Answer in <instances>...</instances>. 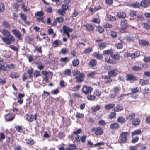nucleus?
Instances as JSON below:
<instances>
[{
	"label": "nucleus",
	"instance_id": "1",
	"mask_svg": "<svg viewBox=\"0 0 150 150\" xmlns=\"http://www.w3.org/2000/svg\"><path fill=\"white\" fill-rule=\"evenodd\" d=\"M1 33L5 37H2L1 39L2 41L6 44L10 45L12 42L15 41V38L14 36L11 35L10 32L6 29L2 30Z\"/></svg>",
	"mask_w": 150,
	"mask_h": 150
},
{
	"label": "nucleus",
	"instance_id": "2",
	"mask_svg": "<svg viewBox=\"0 0 150 150\" xmlns=\"http://www.w3.org/2000/svg\"><path fill=\"white\" fill-rule=\"evenodd\" d=\"M93 90V89L91 86H88L85 85L83 86L81 89L82 93L85 95L89 94L91 93Z\"/></svg>",
	"mask_w": 150,
	"mask_h": 150
},
{
	"label": "nucleus",
	"instance_id": "3",
	"mask_svg": "<svg viewBox=\"0 0 150 150\" xmlns=\"http://www.w3.org/2000/svg\"><path fill=\"white\" fill-rule=\"evenodd\" d=\"M129 135V134L127 132H122L119 138V142L121 143L125 142L127 140V137Z\"/></svg>",
	"mask_w": 150,
	"mask_h": 150
},
{
	"label": "nucleus",
	"instance_id": "4",
	"mask_svg": "<svg viewBox=\"0 0 150 150\" xmlns=\"http://www.w3.org/2000/svg\"><path fill=\"white\" fill-rule=\"evenodd\" d=\"M92 132L94 133L96 136H100L103 134L104 131L102 128L100 127H93L91 129Z\"/></svg>",
	"mask_w": 150,
	"mask_h": 150
},
{
	"label": "nucleus",
	"instance_id": "5",
	"mask_svg": "<svg viewBox=\"0 0 150 150\" xmlns=\"http://www.w3.org/2000/svg\"><path fill=\"white\" fill-rule=\"evenodd\" d=\"M25 118L28 122H32L34 120H36L37 119V114H35L34 115L31 114H26L25 116Z\"/></svg>",
	"mask_w": 150,
	"mask_h": 150
},
{
	"label": "nucleus",
	"instance_id": "6",
	"mask_svg": "<svg viewBox=\"0 0 150 150\" xmlns=\"http://www.w3.org/2000/svg\"><path fill=\"white\" fill-rule=\"evenodd\" d=\"M64 21L63 17L62 16L57 17L54 19L53 22L51 23V25L53 26H55L57 25V23L62 24Z\"/></svg>",
	"mask_w": 150,
	"mask_h": 150
},
{
	"label": "nucleus",
	"instance_id": "7",
	"mask_svg": "<svg viewBox=\"0 0 150 150\" xmlns=\"http://www.w3.org/2000/svg\"><path fill=\"white\" fill-rule=\"evenodd\" d=\"M85 77V75L83 73H81L78 76L75 77L76 82L78 83L83 82L84 81Z\"/></svg>",
	"mask_w": 150,
	"mask_h": 150
},
{
	"label": "nucleus",
	"instance_id": "8",
	"mask_svg": "<svg viewBox=\"0 0 150 150\" xmlns=\"http://www.w3.org/2000/svg\"><path fill=\"white\" fill-rule=\"evenodd\" d=\"M15 117V115L12 113H8L5 116L6 121H12L14 119Z\"/></svg>",
	"mask_w": 150,
	"mask_h": 150
},
{
	"label": "nucleus",
	"instance_id": "9",
	"mask_svg": "<svg viewBox=\"0 0 150 150\" xmlns=\"http://www.w3.org/2000/svg\"><path fill=\"white\" fill-rule=\"evenodd\" d=\"M42 74L45 76V77L43 78V80L46 83H47L49 80V78L47 76L49 74H51L52 76V73L50 71H42Z\"/></svg>",
	"mask_w": 150,
	"mask_h": 150
},
{
	"label": "nucleus",
	"instance_id": "10",
	"mask_svg": "<svg viewBox=\"0 0 150 150\" xmlns=\"http://www.w3.org/2000/svg\"><path fill=\"white\" fill-rule=\"evenodd\" d=\"M126 80L127 81H134L137 80V78L135 76L131 74H127L126 75Z\"/></svg>",
	"mask_w": 150,
	"mask_h": 150
},
{
	"label": "nucleus",
	"instance_id": "11",
	"mask_svg": "<svg viewBox=\"0 0 150 150\" xmlns=\"http://www.w3.org/2000/svg\"><path fill=\"white\" fill-rule=\"evenodd\" d=\"M25 97L24 93H19L17 97V102L20 104H22L23 101V98Z\"/></svg>",
	"mask_w": 150,
	"mask_h": 150
},
{
	"label": "nucleus",
	"instance_id": "12",
	"mask_svg": "<svg viewBox=\"0 0 150 150\" xmlns=\"http://www.w3.org/2000/svg\"><path fill=\"white\" fill-rule=\"evenodd\" d=\"M86 30L88 32L93 31L94 29V26L92 24L87 23L84 25Z\"/></svg>",
	"mask_w": 150,
	"mask_h": 150
},
{
	"label": "nucleus",
	"instance_id": "13",
	"mask_svg": "<svg viewBox=\"0 0 150 150\" xmlns=\"http://www.w3.org/2000/svg\"><path fill=\"white\" fill-rule=\"evenodd\" d=\"M121 28L122 30H125L128 27V25L126 20L122 21L120 23Z\"/></svg>",
	"mask_w": 150,
	"mask_h": 150
},
{
	"label": "nucleus",
	"instance_id": "14",
	"mask_svg": "<svg viewBox=\"0 0 150 150\" xmlns=\"http://www.w3.org/2000/svg\"><path fill=\"white\" fill-rule=\"evenodd\" d=\"M150 4V0H142L140 3V5L142 7L146 8L149 6Z\"/></svg>",
	"mask_w": 150,
	"mask_h": 150
},
{
	"label": "nucleus",
	"instance_id": "15",
	"mask_svg": "<svg viewBox=\"0 0 150 150\" xmlns=\"http://www.w3.org/2000/svg\"><path fill=\"white\" fill-rule=\"evenodd\" d=\"M13 34L19 39H21L22 38V35L21 33L18 30L16 29H13L12 31Z\"/></svg>",
	"mask_w": 150,
	"mask_h": 150
},
{
	"label": "nucleus",
	"instance_id": "16",
	"mask_svg": "<svg viewBox=\"0 0 150 150\" xmlns=\"http://www.w3.org/2000/svg\"><path fill=\"white\" fill-rule=\"evenodd\" d=\"M136 114L134 113H131L128 114L126 117V119L127 120L131 121H132L135 118Z\"/></svg>",
	"mask_w": 150,
	"mask_h": 150
},
{
	"label": "nucleus",
	"instance_id": "17",
	"mask_svg": "<svg viewBox=\"0 0 150 150\" xmlns=\"http://www.w3.org/2000/svg\"><path fill=\"white\" fill-rule=\"evenodd\" d=\"M141 120L140 119L136 118L134 119L132 121L131 123L132 125L137 126L139 125L140 123Z\"/></svg>",
	"mask_w": 150,
	"mask_h": 150
},
{
	"label": "nucleus",
	"instance_id": "18",
	"mask_svg": "<svg viewBox=\"0 0 150 150\" xmlns=\"http://www.w3.org/2000/svg\"><path fill=\"white\" fill-rule=\"evenodd\" d=\"M120 127V125L117 123H113L111 124L110 125V129H116Z\"/></svg>",
	"mask_w": 150,
	"mask_h": 150
},
{
	"label": "nucleus",
	"instance_id": "19",
	"mask_svg": "<svg viewBox=\"0 0 150 150\" xmlns=\"http://www.w3.org/2000/svg\"><path fill=\"white\" fill-rule=\"evenodd\" d=\"M62 45V42L59 40H55L53 42L52 44V46L54 47H57L59 45Z\"/></svg>",
	"mask_w": 150,
	"mask_h": 150
},
{
	"label": "nucleus",
	"instance_id": "20",
	"mask_svg": "<svg viewBox=\"0 0 150 150\" xmlns=\"http://www.w3.org/2000/svg\"><path fill=\"white\" fill-rule=\"evenodd\" d=\"M117 74L116 69H114L108 72V74L110 75L111 77H115Z\"/></svg>",
	"mask_w": 150,
	"mask_h": 150
},
{
	"label": "nucleus",
	"instance_id": "21",
	"mask_svg": "<svg viewBox=\"0 0 150 150\" xmlns=\"http://www.w3.org/2000/svg\"><path fill=\"white\" fill-rule=\"evenodd\" d=\"M97 62L96 60L95 59H91L89 63V66L90 67H93L97 65Z\"/></svg>",
	"mask_w": 150,
	"mask_h": 150
},
{
	"label": "nucleus",
	"instance_id": "22",
	"mask_svg": "<svg viewBox=\"0 0 150 150\" xmlns=\"http://www.w3.org/2000/svg\"><path fill=\"white\" fill-rule=\"evenodd\" d=\"M62 29L64 31V33L68 32H71L73 30L72 28L67 26L66 25H64L63 26Z\"/></svg>",
	"mask_w": 150,
	"mask_h": 150
},
{
	"label": "nucleus",
	"instance_id": "23",
	"mask_svg": "<svg viewBox=\"0 0 150 150\" xmlns=\"http://www.w3.org/2000/svg\"><path fill=\"white\" fill-rule=\"evenodd\" d=\"M115 104L114 103H109L105 105L104 106V108L106 110H110L114 108Z\"/></svg>",
	"mask_w": 150,
	"mask_h": 150
},
{
	"label": "nucleus",
	"instance_id": "24",
	"mask_svg": "<svg viewBox=\"0 0 150 150\" xmlns=\"http://www.w3.org/2000/svg\"><path fill=\"white\" fill-rule=\"evenodd\" d=\"M123 107L120 105H117L115 107H114L113 110L115 112H118L123 110Z\"/></svg>",
	"mask_w": 150,
	"mask_h": 150
},
{
	"label": "nucleus",
	"instance_id": "25",
	"mask_svg": "<svg viewBox=\"0 0 150 150\" xmlns=\"http://www.w3.org/2000/svg\"><path fill=\"white\" fill-rule=\"evenodd\" d=\"M138 12L137 11L131 10H130L129 15L132 17H134L137 16Z\"/></svg>",
	"mask_w": 150,
	"mask_h": 150
},
{
	"label": "nucleus",
	"instance_id": "26",
	"mask_svg": "<svg viewBox=\"0 0 150 150\" xmlns=\"http://www.w3.org/2000/svg\"><path fill=\"white\" fill-rule=\"evenodd\" d=\"M113 50L112 49H110L109 50H106L103 52V54L104 55L110 54V57L113 53Z\"/></svg>",
	"mask_w": 150,
	"mask_h": 150
},
{
	"label": "nucleus",
	"instance_id": "27",
	"mask_svg": "<svg viewBox=\"0 0 150 150\" xmlns=\"http://www.w3.org/2000/svg\"><path fill=\"white\" fill-rule=\"evenodd\" d=\"M93 56L94 57L99 60H101L103 58L102 54L96 52L93 53Z\"/></svg>",
	"mask_w": 150,
	"mask_h": 150
},
{
	"label": "nucleus",
	"instance_id": "28",
	"mask_svg": "<svg viewBox=\"0 0 150 150\" xmlns=\"http://www.w3.org/2000/svg\"><path fill=\"white\" fill-rule=\"evenodd\" d=\"M97 74L96 71H91L87 75V76L91 79L95 78V75Z\"/></svg>",
	"mask_w": 150,
	"mask_h": 150
},
{
	"label": "nucleus",
	"instance_id": "29",
	"mask_svg": "<svg viewBox=\"0 0 150 150\" xmlns=\"http://www.w3.org/2000/svg\"><path fill=\"white\" fill-rule=\"evenodd\" d=\"M9 76L12 79H17L20 76V74L18 72H15L13 73H11Z\"/></svg>",
	"mask_w": 150,
	"mask_h": 150
},
{
	"label": "nucleus",
	"instance_id": "30",
	"mask_svg": "<svg viewBox=\"0 0 150 150\" xmlns=\"http://www.w3.org/2000/svg\"><path fill=\"white\" fill-rule=\"evenodd\" d=\"M2 26L6 28H10L11 25L8 22L4 21L2 22Z\"/></svg>",
	"mask_w": 150,
	"mask_h": 150
},
{
	"label": "nucleus",
	"instance_id": "31",
	"mask_svg": "<svg viewBox=\"0 0 150 150\" xmlns=\"http://www.w3.org/2000/svg\"><path fill=\"white\" fill-rule=\"evenodd\" d=\"M139 43L142 46H145L148 45L149 44V42L148 41L143 40H139Z\"/></svg>",
	"mask_w": 150,
	"mask_h": 150
},
{
	"label": "nucleus",
	"instance_id": "32",
	"mask_svg": "<svg viewBox=\"0 0 150 150\" xmlns=\"http://www.w3.org/2000/svg\"><path fill=\"white\" fill-rule=\"evenodd\" d=\"M42 47L41 46H36L35 47V49L34 50V52H37L38 53L41 54L42 53Z\"/></svg>",
	"mask_w": 150,
	"mask_h": 150
},
{
	"label": "nucleus",
	"instance_id": "33",
	"mask_svg": "<svg viewBox=\"0 0 150 150\" xmlns=\"http://www.w3.org/2000/svg\"><path fill=\"white\" fill-rule=\"evenodd\" d=\"M125 40L128 41L133 42L135 40V37L130 35H127L125 37Z\"/></svg>",
	"mask_w": 150,
	"mask_h": 150
},
{
	"label": "nucleus",
	"instance_id": "34",
	"mask_svg": "<svg viewBox=\"0 0 150 150\" xmlns=\"http://www.w3.org/2000/svg\"><path fill=\"white\" fill-rule=\"evenodd\" d=\"M117 122L121 124H123L125 123V119L122 116L119 117L117 119Z\"/></svg>",
	"mask_w": 150,
	"mask_h": 150
},
{
	"label": "nucleus",
	"instance_id": "35",
	"mask_svg": "<svg viewBox=\"0 0 150 150\" xmlns=\"http://www.w3.org/2000/svg\"><path fill=\"white\" fill-rule=\"evenodd\" d=\"M96 31L99 33H101L104 31L103 28L101 26H97L96 28Z\"/></svg>",
	"mask_w": 150,
	"mask_h": 150
},
{
	"label": "nucleus",
	"instance_id": "36",
	"mask_svg": "<svg viewBox=\"0 0 150 150\" xmlns=\"http://www.w3.org/2000/svg\"><path fill=\"white\" fill-rule=\"evenodd\" d=\"M107 46L106 43L104 42L101 43L98 45V49L103 50Z\"/></svg>",
	"mask_w": 150,
	"mask_h": 150
},
{
	"label": "nucleus",
	"instance_id": "37",
	"mask_svg": "<svg viewBox=\"0 0 150 150\" xmlns=\"http://www.w3.org/2000/svg\"><path fill=\"white\" fill-rule=\"evenodd\" d=\"M126 14L124 12H120L117 13V16L120 18H124L126 17Z\"/></svg>",
	"mask_w": 150,
	"mask_h": 150
},
{
	"label": "nucleus",
	"instance_id": "38",
	"mask_svg": "<svg viewBox=\"0 0 150 150\" xmlns=\"http://www.w3.org/2000/svg\"><path fill=\"white\" fill-rule=\"evenodd\" d=\"M68 147L66 148L67 150H74L76 148V145L74 144H71L68 145Z\"/></svg>",
	"mask_w": 150,
	"mask_h": 150
},
{
	"label": "nucleus",
	"instance_id": "39",
	"mask_svg": "<svg viewBox=\"0 0 150 150\" xmlns=\"http://www.w3.org/2000/svg\"><path fill=\"white\" fill-rule=\"evenodd\" d=\"M87 99L90 101H94L96 99V96L92 94H89L87 96Z\"/></svg>",
	"mask_w": 150,
	"mask_h": 150
},
{
	"label": "nucleus",
	"instance_id": "40",
	"mask_svg": "<svg viewBox=\"0 0 150 150\" xmlns=\"http://www.w3.org/2000/svg\"><path fill=\"white\" fill-rule=\"evenodd\" d=\"M111 57L117 61L119 60L120 58V56L118 54H112Z\"/></svg>",
	"mask_w": 150,
	"mask_h": 150
},
{
	"label": "nucleus",
	"instance_id": "41",
	"mask_svg": "<svg viewBox=\"0 0 150 150\" xmlns=\"http://www.w3.org/2000/svg\"><path fill=\"white\" fill-rule=\"evenodd\" d=\"M132 69L133 71H141L142 68L141 67L138 66H134L132 67Z\"/></svg>",
	"mask_w": 150,
	"mask_h": 150
},
{
	"label": "nucleus",
	"instance_id": "42",
	"mask_svg": "<svg viewBox=\"0 0 150 150\" xmlns=\"http://www.w3.org/2000/svg\"><path fill=\"white\" fill-rule=\"evenodd\" d=\"M33 68H31L28 69L27 71V72L29 74V78L30 79H31L33 77Z\"/></svg>",
	"mask_w": 150,
	"mask_h": 150
},
{
	"label": "nucleus",
	"instance_id": "43",
	"mask_svg": "<svg viewBox=\"0 0 150 150\" xmlns=\"http://www.w3.org/2000/svg\"><path fill=\"white\" fill-rule=\"evenodd\" d=\"M30 139H25L26 143L27 144L30 145H33L34 144V140L30 138Z\"/></svg>",
	"mask_w": 150,
	"mask_h": 150
},
{
	"label": "nucleus",
	"instance_id": "44",
	"mask_svg": "<svg viewBox=\"0 0 150 150\" xmlns=\"http://www.w3.org/2000/svg\"><path fill=\"white\" fill-rule=\"evenodd\" d=\"M64 74L65 76H70L71 74V71L70 69H65L64 71Z\"/></svg>",
	"mask_w": 150,
	"mask_h": 150
},
{
	"label": "nucleus",
	"instance_id": "45",
	"mask_svg": "<svg viewBox=\"0 0 150 150\" xmlns=\"http://www.w3.org/2000/svg\"><path fill=\"white\" fill-rule=\"evenodd\" d=\"M105 61L108 63H110V64H116L115 61V60L112 59H111L110 58L108 59L105 58Z\"/></svg>",
	"mask_w": 150,
	"mask_h": 150
},
{
	"label": "nucleus",
	"instance_id": "46",
	"mask_svg": "<svg viewBox=\"0 0 150 150\" xmlns=\"http://www.w3.org/2000/svg\"><path fill=\"white\" fill-rule=\"evenodd\" d=\"M103 26L105 28H112V25L107 22H105L103 23Z\"/></svg>",
	"mask_w": 150,
	"mask_h": 150
},
{
	"label": "nucleus",
	"instance_id": "47",
	"mask_svg": "<svg viewBox=\"0 0 150 150\" xmlns=\"http://www.w3.org/2000/svg\"><path fill=\"white\" fill-rule=\"evenodd\" d=\"M113 91L115 93L117 94L121 90V88L119 86H115L113 88Z\"/></svg>",
	"mask_w": 150,
	"mask_h": 150
},
{
	"label": "nucleus",
	"instance_id": "48",
	"mask_svg": "<svg viewBox=\"0 0 150 150\" xmlns=\"http://www.w3.org/2000/svg\"><path fill=\"white\" fill-rule=\"evenodd\" d=\"M139 83L141 85H144L149 83V81L148 80L140 79L139 81Z\"/></svg>",
	"mask_w": 150,
	"mask_h": 150
},
{
	"label": "nucleus",
	"instance_id": "49",
	"mask_svg": "<svg viewBox=\"0 0 150 150\" xmlns=\"http://www.w3.org/2000/svg\"><path fill=\"white\" fill-rule=\"evenodd\" d=\"M90 21L95 23L98 24L100 23V19L97 18H94L91 21Z\"/></svg>",
	"mask_w": 150,
	"mask_h": 150
},
{
	"label": "nucleus",
	"instance_id": "50",
	"mask_svg": "<svg viewBox=\"0 0 150 150\" xmlns=\"http://www.w3.org/2000/svg\"><path fill=\"white\" fill-rule=\"evenodd\" d=\"M57 13L59 15L63 16L66 13V12L63 9H59L57 10Z\"/></svg>",
	"mask_w": 150,
	"mask_h": 150
},
{
	"label": "nucleus",
	"instance_id": "51",
	"mask_svg": "<svg viewBox=\"0 0 150 150\" xmlns=\"http://www.w3.org/2000/svg\"><path fill=\"white\" fill-rule=\"evenodd\" d=\"M139 56V53L137 51H135L134 53H131V58H135Z\"/></svg>",
	"mask_w": 150,
	"mask_h": 150
},
{
	"label": "nucleus",
	"instance_id": "52",
	"mask_svg": "<svg viewBox=\"0 0 150 150\" xmlns=\"http://www.w3.org/2000/svg\"><path fill=\"white\" fill-rule=\"evenodd\" d=\"M69 7V6L68 5L66 4H63L61 6L62 8L65 11H66L68 9Z\"/></svg>",
	"mask_w": 150,
	"mask_h": 150
},
{
	"label": "nucleus",
	"instance_id": "53",
	"mask_svg": "<svg viewBox=\"0 0 150 150\" xmlns=\"http://www.w3.org/2000/svg\"><path fill=\"white\" fill-rule=\"evenodd\" d=\"M141 133V131L139 129H137L135 130L134 131H133V132L132 133V136H134L135 135H137L140 134V133Z\"/></svg>",
	"mask_w": 150,
	"mask_h": 150
},
{
	"label": "nucleus",
	"instance_id": "54",
	"mask_svg": "<svg viewBox=\"0 0 150 150\" xmlns=\"http://www.w3.org/2000/svg\"><path fill=\"white\" fill-rule=\"evenodd\" d=\"M115 47L117 49H122L123 47V44L122 43L118 42L115 44Z\"/></svg>",
	"mask_w": 150,
	"mask_h": 150
},
{
	"label": "nucleus",
	"instance_id": "55",
	"mask_svg": "<svg viewBox=\"0 0 150 150\" xmlns=\"http://www.w3.org/2000/svg\"><path fill=\"white\" fill-rule=\"evenodd\" d=\"M150 92V89L147 87H145L143 90L142 93L143 94H146Z\"/></svg>",
	"mask_w": 150,
	"mask_h": 150
},
{
	"label": "nucleus",
	"instance_id": "56",
	"mask_svg": "<svg viewBox=\"0 0 150 150\" xmlns=\"http://www.w3.org/2000/svg\"><path fill=\"white\" fill-rule=\"evenodd\" d=\"M6 67L8 69H12L13 70L15 69L16 68L15 65L12 64H7L6 65Z\"/></svg>",
	"mask_w": 150,
	"mask_h": 150
},
{
	"label": "nucleus",
	"instance_id": "57",
	"mask_svg": "<svg viewBox=\"0 0 150 150\" xmlns=\"http://www.w3.org/2000/svg\"><path fill=\"white\" fill-rule=\"evenodd\" d=\"M131 91L132 93H135L138 92L139 91V89L138 87H134L132 89H131Z\"/></svg>",
	"mask_w": 150,
	"mask_h": 150
},
{
	"label": "nucleus",
	"instance_id": "58",
	"mask_svg": "<svg viewBox=\"0 0 150 150\" xmlns=\"http://www.w3.org/2000/svg\"><path fill=\"white\" fill-rule=\"evenodd\" d=\"M44 14V13L42 11H38L35 13V16L39 17L43 16Z\"/></svg>",
	"mask_w": 150,
	"mask_h": 150
},
{
	"label": "nucleus",
	"instance_id": "59",
	"mask_svg": "<svg viewBox=\"0 0 150 150\" xmlns=\"http://www.w3.org/2000/svg\"><path fill=\"white\" fill-rule=\"evenodd\" d=\"M60 52L62 54L64 55L68 53L69 52V51L67 48H64L61 49Z\"/></svg>",
	"mask_w": 150,
	"mask_h": 150
},
{
	"label": "nucleus",
	"instance_id": "60",
	"mask_svg": "<svg viewBox=\"0 0 150 150\" xmlns=\"http://www.w3.org/2000/svg\"><path fill=\"white\" fill-rule=\"evenodd\" d=\"M6 79L5 78H0V84L3 85L5 84L6 82Z\"/></svg>",
	"mask_w": 150,
	"mask_h": 150
},
{
	"label": "nucleus",
	"instance_id": "61",
	"mask_svg": "<svg viewBox=\"0 0 150 150\" xmlns=\"http://www.w3.org/2000/svg\"><path fill=\"white\" fill-rule=\"evenodd\" d=\"M72 63L74 67H76L79 64V61L78 59H75L72 61Z\"/></svg>",
	"mask_w": 150,
	"mask_h": 150
},
{
	"label": "nucleus",
	"instance_id": "62",
	"mask_svg": "<svg viewBox=\"0 0 150 150\" xmlns=\"http://www.w3.org/2000/svg\"><path fill=\"white\" fill-rule=\"evenodd\" d=\"M142 26L146 30L150 29V25H149L147 23H144L142 24Z\"/></svg>",
	"mask_w": 150,
	"mask_h": 150
},
{
	"label": "nucleus",
	"instance_id": "63",
	"mask_svg": "<svg viewBox=\"0 0 150 150\" xmlns=\"http://www.w3.org/2000/svg\"><path fill=\"white\" fill-rule=\"evenodd\" d=\"M108 21H114L116 20L115 17L112 16L111 15H109L108 16Z\"/></svg>",
	"mask_w": 150,
	"mask_h": 150
},
{
	"label": "nucleus",
	"instance_id": "64",
	"mask_svg": "<svg viewBox=\"0 0 150 150\" xmlns=\"http://www.w3.org/2000/svg\"><path fill=\"white\" fill-rule=\"evenodd\" d=\"M40 72L39 71L36 70L34 72L33 75V76L35 77H37L40 75Z\"/></svg>",
	"mask_w": 150,
	"mask_h": 150
}]
</instances>
